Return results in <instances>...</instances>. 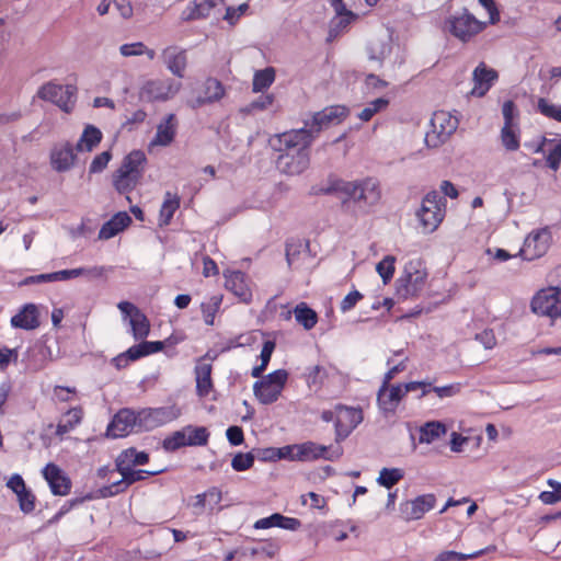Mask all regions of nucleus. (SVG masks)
Masks as SVG:
<instances>
[{
	"mask_svg": "<svg viewBox=\"0 0 561 561\" xmlns=\"http://www.w3.org/2000/svg\"><path fill=\"white\" fill-rule=\"evenodd\" d=\"M408 392L405 391V383L385 385L382 382L377 393L379 409L385 415H393Z\"/></svg>",
	"mask_w": 561,
	"mask_h": 561,
	"instance_id": "15",
	"label": "nucleus"
},
{
	"mask_svg": "<svg viewBox=\"0 0 561 561\" xmlns=\"http://www.w3.org/2000/svg\"><path fill=\"white\" fill-rule=\"evenodd\" d=\"M354 19L355 14L348 10L343 11L341 14H336V16L331 22L329 39L336 37L340 32L345 30L351 24Z\"/></svg>",
	"mask_w": 561,
	"mask_h": 561,
	"instance_id": "43",
	"label": "nucleus"
},
{
	"mask_svg": "<svg viewBox=\"0 0 561 561\" xmlns=\"http://www.w3.org/2000/svg\"><path fill=\"white\" fill-rule=\"evenodd\" d=\"M306 247L307 244H304L300 241H290L286 243V260L288 266H293Z\"/></svg>",
	"mask_w": 561,
	"mask_h": 561,
	"instance_id": "57",
	"label": "nucleus"
},
{
	"mask_svg": "<svg viewBox=\"0 0 561 561\" xmlns=\"http://www.w3.org/2000/svg\"><path fill=\"white\" fill-rule=\"evenodd\" d=\"M82 271L81 276H85L89 279L106 277L108 272H112L111 266H92V267H80Z\"/></svg>",
	"mask_w": 561,
	"mask_h": 561,
	"instance_id": "60",
	"label": "nucleus"
},
{
	"mask_svg": "<svg viewBox=\"0 0 561 561\" xmlns=\"http://www.w3.org/2000/svg\"><path fill=\"white\" fill-rule=\"evenodd\" d=\"M222 302V295H214L205 302H202L201 309L204 317V321L207 325H213L216 313L218 312Z\"/></svg>",
	"mask_w": 561,
	"mask_h": 561,
	"instance_id": "42",
	"label": "nucleus"
},
{
	"mask_svg": "<svg viewBox=\"0 0 561 561\" xmlns=\"http://www.w3.org/2000/svg\"><path fill=\"white\" fill-rule=\"evenodd\" d=\"M50 164L57 172H66L70 170L76 160L73 147L70 142L56 144L50 150Z\"/></svg>",
	"mask_w": 561,
	"mask_h": 561,
	"instance_id": "23",
	"label": "nucleus"
},
{
	"mask_svg": "<svg viewBox=\"0 0 561 561\" xmlns=\"http://www.w3.org/2000/svg\"><path fill=\"white\" fill-rule=\"evenodd\" d=\"M179 207L180 197L176 194H171L170 192H167L159 214V225L161 227L168 226L171 222V219Z\"/></svg>",
	"mask_w": 561,
	"mask_h": 561,
	"instance_id": "38",
	"label": "nucleus"
},
{
	"mask_svg": "<svg viewBox=\"0 0 561 561\" xmlns=\"http://www.w3.org/2000/svg\"><path fill=\"white\" fill-rule=\"evenodd\" d=\"M336 192L345 195L348 199L366 206H374L381 198L379 182L374 178H366L356 181L336 180L327 190V193Z\"/></svg>",
	"mask_w": 561,
	"mask_h": 561,
	"instance_id": "2",
	"label": "nucleus"
},
{
	"mask_svg": "<svg viewBox=\"0 0 561 561\" xmlns=\"http://www.w3.org/2000/svg\"><path fill=\"white\" fill-rule=\"evenodd\" d=\"M427 273L410 263L398 282V295L407 299L416 296L424 287Z\"/></svg>",
	"mask_w": 561,
	"mask_h": 561,
	"instance_id": "12",
	"label": "nucleus"
},
{
	"mask_svg": "<svg viewBox=\"0 0 561 561\" xmlns=\"http://www.w3.org/2000/svg\"><path fill=\"white\" fill-rule=\"evenodd\" d=\"M254 458L252 453H238L231 460V467L236 471L248 470L253 466Z\"/></svg>",
	"mask_w": 561,
	"mask_h": 561,
	"instance_id": "54",
	"label": "nucleus"
},
{
	"mask_svg": "<svg viewBox=\"0 0 561 561\" xmlns=\"http://www.w3.org/2000/svg\"><path fill=\"white\" fill-rule=\"evenodd\" d=\"M176 133V118L174 114L165 116L164 121L157 126L156 137L151 145L168 146L170 145Z\"/></svg>",
	"mask_w": 561,
	"mask_h": 561,
	"instance_id": "29",
	"label": "nucleus"
},
{
	"mask_svg": "<svg viewBox=\"0 0 561 561\" xmlns=\"http://www.w3.org/2000/svg\"><path fill=\"white\" fill-rule=\"evenodd\" d=\"M252 337L250 335L240 334L238 336H234L232 339H229L225 342V345L222 346L221 351L227 352L236 347H241L245 345H250Z\"/></svg>",
	"mask_w": 561,
	"mask_h": 561,
	"instance_id": "61",
	"label": "nucleus"
},
{
	"mask_svg": "<svg viewBox=\"0 0 561 561\" xmlns=\"http://www.w3.org/2000/svg\"><path fill=\"white\" fill-rule=\"evenodd\" d=\"M447 428L444 423L439 421H431L426 422L423 426L420 427L419 442L421 444H431L438 439L440 436L445 435Z\"/></svg>",
	"mask_w": 561,
	"mask_h": 561,
	"instance_id": "34",
	"label": "nucleus"
},
{
	"mask_svg": "<svg viewBox=\"0 0 561 561\" xmlns=\"http://www.w3.org/2000/svg\"><path fill=\"white\" fill-rule=\"evenodd\" d=\"M226 288L233 293L241 301L249 302L252 298L251 289L248 285L247 275L236 271L226 276Z\"/></svg>",
	"mask_w": 561,
	"mask_h": 561,
	"instance_id": "26",
	"label": "nucleus"
},
{
	"mask_svg": "<svg viewBox=\"0 0 561 561\" xmlns=\"http://www.w3.org/2000/svg\"><path fill=\"white\" fill-rule=\"evenodd\" d=\"M496 79L497 72L494 69L488 68L483 62L479 64L473 70L474 87L471 90V94L483 96Z\"/></svg>",
	"mask_w": 561,
	"mask_h": 561,
	"instance_id": "25",
	"label": "nucleus"
},
{
	"mask_svg": "<svg viewBox=\"0 0 561 561\" xmlns=\"http://www.w3.org/2000/svg\"><path fill=\"white\" fill-rule=\"evenodd\" d=\"M146 161V156L141 150H133L124 158L118 169L142 178Z\"/></svg>",
	"mask_w": 561,
	"mask_h": 561,
	"instance_id": "32",
	"label": "nucleus"
},
{
	"mask_svg": "<svg viewBox=\"0 0 561 561\" xmlns=\"http://www.w3.org/2000/svg\"><path fill=\"white\" fill-rule=\"evenodd\" d=\"M119 51L124 57L140 56L146 51L144 43L124 44L119 47Z\"/></svg>",
	"mask_w": 561,
	"mask_h": 561,
	"instance_id": "62",
	"label": "nucleus"
},
{
	"mask_svg": "<svg viewBox=\"0 0 561 561\" xmlns=\"http://www.w3.org/2000/svg\"><path fill=\"white\" fill-rule=\"evenodd\" d=\"M394 263L396 257L392 255H387L376 265V271L382 278L383 284L389 283L393 277Z\"/></svg>",
	"mask_w": 561,
	"mask_h": 561,
	"instance_id": "49",
	"label": "nucleus"
},
{
	"mask_svg": "<svg viewBox=\"0 0 561 561\" xmlns=\"http://www.w3.org/2000/svg\"><path fill=\"white\" fill-rule=\"evenodd\" d=\"M196 392L199 397L209 394L213 388L211 365L202 363L195 367Z\"/></svg>",
	"mask_w": 561,
	"mask_h": 561,
	"instance_id": "33",
	"label": "nucleus"
},
{
	"mask_svg": "<svg viewBox=\"0 0 561 561\" xmlns=\"http://www.w3.org/2000/svg\"><path fill=\"white\" fill-rule=\"evenodd\" d=\"M551 242V234L547 228L531 232L524 241L520 255L527 261L541 257L548 251Z\"/></svg>",
	"mask_w": 561,
	"mask_h": 561,
	"instance_id": "16",
	"label": "nucleus"
},
{
	"mask_svg": "<svg viewBox=\"0 0 561 561\" xmlns=\"http://www.w3.org/2000/svg\"><path fill=\"white\" fill-rule=\"evenodd\" d=\"M311 144V136L301 130L291 129L276 135L272 144L277 153L276 169L288 176L304 173L310 165Z\"/></svg>",
	"mask_w": 561,
	"mask_h": 561,
	"instance_id": "1",
	"label": "nucleus"
},
{
	"mask_svg": "<svg viewBox=\"0 0 561 561\" xmlns=\"http://www.w3.org/2000/svg\"><path fill=\"white\" fill-rule=\"evenodd\" d=\"M167 451H175L186 445V436L184 427L180 431L173 432L170 436L165 437L162 443Z\"/></svg>",
	"mask_w": 561,
	"mask_h": 561,
	"instance_id": "48",
	"label": "nucleus"
},
{
	"mask_svg": "<svg viewBox=\"0 0 561 561\" xmlns=\"http://www.w3.org/2000/svg\"><path fill=\"white\" fill-rule=\"evenodd\" d=\"M296 321L306 330H311L318 322V316L307 304L300 302L294 309Z\"/></svg>",
	"mask_w": 561,
	"mask_h": 561,
	"instance_id": "39",
	"label": "nucleus"
},
{
	"mask_svg": "<svg viewBox=\"0 0 561 561\" xmlns=\"http://www.w3.org/2000/svg\"><path fill=\"white\" fill-rule=\"evenodd\" d=\"M275 80V71L273 68H265L256 71L253 78V91L261 92L267 89Z\"/></svg>",
	"mask_w": 561,
	"mask_h": 561,
	"instance_id": "46",
	"label": "nucleus"
},
{
	"mask_svg": "<svg viewBox=\"0 0 561 561\" xmlns=\"http://www.w3.org/2000/svg\"><path fill=\"white\" fill-rule=\"evenodd\" d=\"M503 146L511 151L519 148V138L516 133V126H503L501 130Z\"/></svg>",
	"mask_w": 561,
	"mask_h": 561,
	"instance_id": "50",
	"label": "nucleus"
},
{
	"mask_svg": "<svg viewBox=\"0 0 561 561\" xmlns=\"http://www.w3.org/2000/svg\"><path fill=\"white\" fill-rule=\"evenodd\" d=\"M16 496H18L20 510L23 513L28 514L34 511L35 496L31 492V490H28L26 486H24V491H20L19 493H16Z\"/></svg>",
	"mask_w": 561,
	"mask_h": 561,
	"instance_id": "55",
	"label": "nucleus"
},
{
	"mask_svg": "<svg viewBox=\"0 0 561 561\" xmlns=\"http://www.w3.org/2000/svg\"><path fill=\"white\" fill-rule=\"evenodd\" d=\"M403 471L399 468H382L379 472V477L377 478V482L387 489H391L401 479H403Z\"/></svg>",
	"mask_w": 561,
	"mask_h": 561,
	"instance_id": "45",
	"label": "nucleus"
},
{
	"mask_svg": "<svg viewBox=\"0 0 561 561\" xmlns=\"http://www.w3.org/2000/svg\"><path fill=\"white\" fill-rule=\"evenodd\" d=\"M288 373L285 369H277L253 385V392L262 404H271L279 398Z\"/></svg>",
	"mask_w": 561,
	"mask_h": 561,
	"instance_id": "7",
	"label": "nucleus"
},
{
	"mask_svg": "<svg viewBox=\"0 0 561 561\" xmlns=\"http://www.w3.org/2000/svg\"><path fill=\"white\" fill-rule=\"evenodd\" d=\"M449 33L466 43L472 37L481 33L486 23L478 20L468 9H462L461 12H457L450 15L446 21Z\"/></svg>",
	"mask_w": 561,
	"mask_h": 561,
	"instance_id": "5",
	"label": "nucleus"
},
{
	"mask_svg": "<svg viewBox=\"0 0 561 561\" xmlns=\"http://www.w3.org/2000/svg\"><path fill=\"white\" fill-rule=\"evenodd\" d=\"M138 412V430L151 431L176 420L181 409L175 404L160 408H146Z\"/></svg>",
	"mask_w": 561,
	"mask_h": 561,
	"instance_id": "8",
	"label": "nucleus"
},
{
	"mask_svg": "<svg viewBox=\"0 0 561 561\" xmlns=\"http://www.w3.org/2000/svg\"><path fill=\"white\" fill-rule=\"evenodd\" d=\"M278 549L279 548H278V546L276 543L264 542L261 546L251 548L250 554L252 557L264 556L266 558H273L277 553Z\"/></svg>",
	"mask_w": 561,
	"mask_h": 561,
	"instance_id": "59",
	"label": "nucleus"
},
{
	"mask_svg": "<svg viewBox=\"0 0 561 561\" xmlns=\"http://www.w3.org/2000/svg\"><path fill=\"white\" fill-rule=\"evenodd\" d=\"M458 119L450 113L437 111L432 115L424 141L428 148H438L456 131Z\"/></svg>",
	"mask_w": 561,
	"mask_h": 561,
	"instance_id": "4",
	"label": "nucleus"
},
{
	"mask_svg": "<svg viewBox=\"0 0 561 561\" xmlns=\"http://www.w3.org/2000/svg\"><path fill=\"white\" fill-rule=\"evenodd\" d=\"M131 222V218L126 211L115 214L101 227L99 231L100 240H108L127 228Z\"/></svg>",
	"mask_w": 561,
	"mask_h": 561,
	"instance_id": "28",
	"label": "nucleus"
},
{
	"mask_svg": "<svg viewBox=\"0 0 561 561\" xmlns=\"http://www.w3.org/2000/svg\"><path fill=\"white\" fill-rule=\"evenodd\" d=\"M363 421L360 409L337 404V415L335 421V440H344L351 432Z\"/></svg>",
	"mask_w": 561,
	"mask_h": 561,
	"instance_id": "13",
	"label": "nucleus"
},
{
	"mask_svg": "<svg viewBox=\"0 0 561 561\" xmlns=\"http://www.w3.org/2000/svg\"><path fill=\"white\" fill-rule=\"evenodd\" d=\"M162 58L172 75L183 78L187 66L186 51L176 46H169L162 51Z\"/></svg>",
	"mask_w": 561,
	"mask_h": 561,
	"instance_id": "24",
	"label": "nucleus"
},
{
	"mask_svg": "<svg viewBox=\"0 0 561 561\" xmlns=\"http://www.w3.org/2000/svg\"><path fill=\"white\" fill-rule=\"evenodd\" d=\"M538 111L546 117L561 122V105L553 104L545 98H540L537 104Z\"/></svg>",
	"mask_w": 561,
	"mask_h": 561,
	"instance_id": "51",
	"label": "nucleus"
},
{
	"mask_svg": "<svg viewBox=\"0 0 561 561\" xmlns=\"http://www.w3.org/2000/svg\"><path fill=\"white\" fill-rule=\"evenodd\" d=\"M547 164L553 171H557L561 164V142L557 144L548 153Z\"/></svg>",
	"mask_w": 561,
	"mask_h": 561,
	"instance_id": "64",
	"label": "nucleus"
},
{
	"mask_svg": "<svg viewBox=\"0 0 561 561\" xmlns=\"http://www.w3.org/2000/svg\"><path fill=\"white\" fill-rule=\"evenodd\" d=\"M135 427L138 428V412L131 409L119 410L108 424L106 435L117 438L128 435Z\"/></svg>",
	"mask_w": 561,
	"mask_h": 561,
	"instance_id": "18",
	"label": "nucleus"
},
{
	"mask_svg": "<svg viewBox=\"0 0 561 561\" xmlns=\"http://www.w3.org/2000/svg\"><path fill=\"white\" fill-rule=\"evenodd\" d=\"M149 461V456L145 451H137L135 448H128L122 451L116 458V469L127 470L128 467L146 465Z\"/></svg>",
	"mask_w": 561,
	"mask_h": 561,
	"instance_id": "31",
	"label": "nucleus"
},
{
	"mask_svg": "<svg viewBox=\"0 0 561 561\" xmlns=\"http://www.w3.org/2000/svg\"><path fill=\"white\" fill-rule=\"evenodd\" d=\"M446 213V199L437 191L428 192L416 213L425 233L434 232L443 221Z\"/></svg>",
	"mask_w": 561,
	"mask_h": 561,
	"instance_id": "3",
	"label": "nucleus"
},
{
	"mask_svg": "<svg viewBox=\"0 0 561 561\" xmlns=\"http://www.w3.org/2000/svg\"><path fill=\"white\" fill-rule=\"evenodd\" d=\"M273 522H274V527H279V528L288 529V530H297L301 525L299 519L293 518V517H287L279 513L273 514Z\"/></svg>",
	"mask_w": 561,
	"mask_h": 561,
	"instance_id": "56",
	"label": "nucleus"
},
{
	"mask_svg": "<svg viewBox=\"0 0 561 561\" xmlns=\"http://www.w3.org/2000/svg\"><path fill=\"white\" fill-rule=\"evenodd\" d=\"M122 474V479L119 481L113 482L110 485L103 486L100 489V494L102 497H108L116 495L121 492H124L126 488L130 484L141 481L146 479L148 476H153L156 471H147V470H135L134 468L128 467L127 470H117Z\"/></svg>",
	"mask_w": 561,
	"mask_h": 561,
	"instance_id": "19",
	"label": "nucleus"
},
{
	"mask_svg": "<svg viewBox=\"0 0 561 561\" xmlns=\"http://www.w3.org/2000/svg\"><path fill=\"white\" fill-rule=\"evenodd\" d=\"M389 104V101L385 98H378L370 102L365 108H363L358 113V118L363 122H368L371 119V117L378 113L379 111L386 108Z\"/></svg>",
	"mask_w": 561,
	"mask_h": 561,
	"instance_id": "47",
	"label": "nucleus"
},
{
	"mask_svg": "<svg viewBox=\"0 0 561 561\" xmlns=\"http://www.w3.org/2000/svg\"><path fill=\"white\" fill-rule=\"evenodd\" d=\"M42 473L54 495L65 496L70 493L71 480L57 465L47 463Z\"/></svg>",
	"mask_w": 561,
	"mask_h": 561,
	"instance_id": "21",
	"label": "nucleus"
},
{
	"mask_svg": "<svg viewBox=\"0 0 561 561\" xmlns=\"http://www.w3.org/2000/svg\"><path fill=\"white\" fill-rule=\"evenodd\" d=\"M347 115L344 106L335 105L323 108L312 115L311 119L305 121V125L297 130L305 131L311 136V142L318 137L322 129L341 123Z\"/></svg>",
	"mask_w": 561,
	"mask_h": 561,
	"instance_id": "6",
	"label": "nucleus"
},
{
	"mask_svg": "<svg viewBox=\"0 0 561 561\" xmlns=\"http://www.w3.org/2000/svg\"><path fill=\"white\" fill-rule=\"evenodd\" d=\"M164 347V342H141L128 348V355L133 359H139L144 356L160 352Z\"/></svg>",
	"mask_w": 561,
	"mask_h": 561,
	"instance_id": "40",
	"label": "nucleus"
},
{
	"mask_svg": "<svg viewBox=\"0 0 561 561\" xmlns=\"http://www.w3.org/2000/svg\"><path fill=\"white\" fill-rule=\"evenodd\" d=\"M83 412L80 408H73L67 411L56 426V435L64 436L72 431L82 420Z\"/></svg>",
	"mask_w": 561,
	"mask_h": 561,
	"instance_id": "36",
	"label": "nucleus"
},
{
	"mask_svg": "<svg viewBox=\"0 0 561 561\" xmlns=\"http://www.w3.org/2000/svg\"><path fill=\"white\" fill-rule=\"evenodd\" d=\"M531 310L539 316L556 319L561 316V290L558 288L542 289L533 298Z\"/></svg>",
	"mask_w": 561,
	"mask_h": 561,
	"instance_id": "10",
	"label": "nucleus"
},
{
	"mask_svg": "<svg viewBox=\"0 0 561 561\" xmlns=\"http://www.w3.org/2000/svg\"><path fill=\"white\" fill-rule=\"evenodd\" d=\"M75 91L76 89L72 85L64 87L50 81L38 89L37 96L41 100L56 104L64 112L70 113L76 102Z\"/></svg>",
	"mask_w": 561,
	"mask_h": 561,
	"instance_id": "9",
	"label": "nucleus"
},
{
	"mask_svg": "<svg viewBox=\"0 0 561 561\" xmlns=\"http://www.w3.org/2000/svg\"><path fill=\"white\" fill-rule=\"evenodd\" d=\"M124 318H129V325L135 340H142L150 332V323L147 317L131 302L121 301L117 305Z\"/></svg>",
	"mask_w": 561,
	"mask_h": 561,
	"instance_id": "17",
	"label": "nucleus"
},
{
	"mask_svg": "<svg viewBox=\"0 0 561 561\" xmlns=\"http://www.w3.org/2000/svg\"><path fill=\"white\" fill-rule=\"evenodd\" d=\"M140 180V176L124 172L119 169H117L113 174V185L115 190L121 194L131 192Z\"/></svg>",
	"mask_w": 561,
	"mask_h": 561,
	"instance_id": "35",
	"label": "nucleus"
},
{
	"mask_svg": "<svg viewBox=\"0 0 561 561\" xmlns=\"http://www.w3.org/2000/svg\"><path fill=\"white\" fill-rule=\"evenodd\" d=\"M224 0H194L193 4L187 7L182 12V20L183 21H192L197 20L202 18H206L209 15L210 11L218 5L219 3H222Z\"/></svg>",
	"mask_w": 561,
	"mask_h": 561,
	"instance_id": "30",
	"label": "nucleus"
},
{
	"mask_svg": "<svg viewBox=\"0 0 561 561\" xmlns=\"http://www.w3.org/2000/svg\"><path fill=\"white\" fill-rule=\"evenodd\" d=\"M102 139V133L93 125H88L76 145L78 151H91Z\"/></svg>",
	"mask_w": 561,
	"mask_h": 561,
	"instance_id": "37",
	"label": "nucleus"
},
{
	"mask_svg": "<svg viewBox=\"0 0 561 561\" xmlns=\"http://www.w3.org/2000/svg\"><path fill=\"white\" fill-rule=\"evenodd\" d=\"M112 158V154L110 151H103L100 154L95 156L90 164V172L91 173H99L102 172L107 163L110 162Z\"/></svg>",
	"mask_w": 561,
	"mask_h": 561,
	"instance_id": "58",
	"label": "nucleus"
},
{
	"mask_svg": "<svg viewBox=\"0 0 561 561\" xmlns=\"http://www.w3.org/2000/svg\"><path fill=\"white\" fill-rule=\"evenodd\" d=\"M327 376V369L323 366L316 365L308 368V373L306 374V381L309 387L321 386Z\"/></svg>",
	"mask_w": 561,
	"mask_h": 561,
	"instance_id": "53",
	"label": "nucleus"
},
{
	"mask_svg": "<svg viewBox=\"0 0 561 561\" xmlns=\"http://www.w3.org/2000/svg\"><path fill=\"white\" fill-rule=\"evenodd\" d=\"M483 554V551H474L472 553H461L456 551H443L440 552L434 561H466L470 559H476Z\"/></svg>",
	"mask_w": 561,
	"mask_h": 561,
	"instance_id": "52",
	"label": "nucleus"
},
{
	"mask_svg": "<svg viewBox=\"0 0 561 561\" xmlns=\"http://www.w3.org/2000/svg\"><path fill=\"white\" fill-rule=\"evenodd\" d=\"M363 298V295L358 290L348 293L341 301V311L346 312L355 307V305Z\"/></svg>",
	"mask_w": 561,
	"mask_h": 561,
	"instance_id": "63",
	"label": "nucleus"
},
{
	"mask_svg": "<svg viewBox=\"0 0 561 561\" xmlns=\"http://www.w3.org/2000/svg\"><path fill=\"white\" fill-rule=\"evenodd\" d=\"M181 89V83L171 79L152 80L142 88V95L149 100H168L173 98Z\"/></svg>",
	"mask_w": 561,
	"mask_h": 561,
	"instance_id": "22",
	"label": "nucleus"
},
{
	"mask_svg": "<svg viewBox=\"0 0 561 561\" xmlns=\"http://www.w3.org/2000/svg\"><path fill=\"white\" fill-rule=\"evenodd\" d=\"M435 504L436 497L434 494H424L412 501H405L400 504L401 517L408 522L420 519L426 512L434 508Z\"/></svg>",
	"mask_w": 561,
	"mask_h": 561,
	"instance_id": "20",
	"label": "nucleus"
},
{
	"mask_svg": "<svg viewBox=\"0 0 561 561\" xmlns=\"http://www.w3.org/2000/svg\"><path fill=\"white\" fill-rule=\"evenodd\" d=\"M194 94L195 96L188 101V105L196 110L221 100L225 95V88L219 80L207 78L199 88L194 90Z\"/></svg>",
	"mask_w": 561,
	"mask_h": 561,
	"instance_id": "14",
	"label": "nucleus"
},
{
	"mask_svg": "<svg viewBox=\"0 0 561 561\" xmlns=\"http://www.w3.org/2000/svg\"><path fill=\"white\" fill-rule=\"evenodd\" d=\"M275 346H276V344L274 341L267 340L264 342L261 354H260L261 365L255 366L252 369V373H251L252 377L259 378L262 376L263 371L266 369V367L271 360V357L275 350Z\"/></svg>",
	"mask_w": 561,
	"mask_h": 561,
	"instance_id": "44",
	"label": "nucleus"
},
{
	"mask_svg": "<svg viewBox=\"0 0 561 561\" xmlns=\"http://www.w3.org/2000/svg\"><path fill=\"white\" fill-rule=\"evenodd\" d=\"M41 324L36 305L26 304L11 318V325L24 330H34Z\"/></svg>",
	"mask_w": 561,
	"mask_h": 561,
	"instance_id": "27",
	"label": "nucleus"
},
{
	"mask_svg": "<svg viewBox=\"0 0 561 561\" xmlns=\"http://www.w3.org/2000/svg\"><path fill=\"white\" fill-rule=\"evenodd\" d=\"M187 446H205L208 443L209 432L204 426L187 425L184 427Z\"/></svg>",
	"mask_w": 561,
	"mask_h": 561,
	"instance_id": "41",
	"label": "nucleus"
},
{
	"mask_svg": "<svg viewBox=\"0 0 561 561\" xmlns=\"http://www.w3.org/2000/svg\"><path fill=\"white\" fill-rule=\"evenodd\" d=\"M343 454L341 446H324L314 442H305L299 444L297 458L299 461H314L318 459H324L329 461L337 460Z\"/></svg>",
	"mask_w": 561,
	"mask_h": 561,
	"instance_id": "11",
	"label": "nucleus"
}]
</instances>
